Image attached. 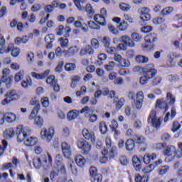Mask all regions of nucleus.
<instances>
[{
    "instance_id": "obj_8",
    "label": "nucleus",
    "mask_w": 182,
    "mask_h": 182,
    "mask_svg": "<svg viewBox=\"0 0 182 182\" xmlns=\"http://www.w3.org/2000/svg\"><path fill=\"white\" fill-rule=\"evenodd\" d=\"M55 164L60 168L61 173H66V167L63 163V157L60 154H57L55 158Z\"/></svg>"
},
{
    "instance_id": "obj_59",
    "label": "nucleus",
    "mask_w": 182,
    "mask_h": 182,
    "mask_svg": "<svg viewBox=\"0 0 182 182\" xmlns=\"http://www.w3.org/2000/svg\"><path fill=\"white\" fill-rule=\"evenodd\" d=\"M34 123L41 127L43 124V119H42V117L40 116H38L35 118Z\"/></svg>"
},
{
    "instance_id": "obj_27",
    "label": "nucleus",
    "mask_w": 182,
    "mask_h": 182,
    "mask_svg": "<svg viewBox=\"0 0 182 182\" xmlns=\"http://www.w3.org/2000/svg\"><path fill=\"white\" fill-rule=\"evenodd\" d=\"M95 51L92 46H87L85 48H82L80 52V56H85V55H93Z\"/></svg>"
},
{
    "instance_id": "obj_37",
    "label": "nucleus",
    "mask_w": 182,
    "mask_h": 182,
    "mask_svg": "<svg viewBox=\"0 0 182 182\" xmlns=\"http://www.w3.org/2000/svg\"><path fill=\"white\" fill-rule=\"evenodd\" d=\"M168 170H170V166H168V165L162 166L158 169V174L159 176H164L167 174Z\"/></svg>"
},
{
    "instance_id": "obj_57",
    "label": "nucleus",
    "mask_w": 182,
    "mask_h": 182,
    "mask_svg": "<svg viewBox=\"0 0 182 182\" xmlns=\"http://www.w3.org/2000/svg\"><path fill=\"white\" fill-rule=\"evenodd\" d=\"M62 134L63 137H68V136H70V129L68 127H64L62 130Z\"/></svg>"
},
{
    "instance_id": "obj_51",
    "label": "nucleus",
    "mask_w": 182,
    "mask_h": 182,
    "mask_svg": "<svg viewBox=\"0 0 182 182\" xmlns=\"http://www.w3.org/2000/svg\"><path fill=\"white\" fill-rule=\"evenodd\" d=\"M161 80H162L161 77L160 76L155 77L151 81L152 86H158L159 85H160V83H161Z\"/></svg>"
},
{
    "instance_id": "obj_31",
    "label": "nucleus",
    "mask_w": 182,
    "mask_h": 182,
    "mask_svg": "<svg viewBox=\"0 0 182 182\" xmlns=\"http://www.w3.org/2000/svg\"><path fill=\"white\" fill-rule=\"evenodd\" d=\"M80 113L81 114H85V117L88 118L90 116H91L93 113V109L86 106L83 107L80 111Z\"/></svg>"
},
{
    "instance_id": "obj_56",
    "label": "nucleus",
    "mask_w": 182,
    "mask_h": 182,
    "mask_svg": "<svg viewBox=\"0 0 182 182\" xmlns=\"http://www.w3.org/2000/svg\"><path fill=\"white\" fill-rule=\"evenodd\" d=\"M21 86L24 89H28L29 86H32V81L31 80H26L21 82Z\"/></svg>"
},
{
    "instance_id": "obj_53",
    "label": "nucleus",
    "mask_w": 182,
    "mask_h": 182,
    "mask_svg": "<svg viewBox=\"0 0 182 182\" xmlns=\"http://www.w3.org/2000/svg\"><path fill=\"white\" fill-rule=\"evenodd\" d=\"M88 26H89V28H90V29H95L97 31L100 29V26L97 25L93 21H90L88 22Z\"/></svg>"
},
{
    "instance_id": "obj_13",
    "label": "nucleus",
    "mask_w": 182,
    "mask_h": 182,
    "mask_svg": "<svg viewBox=\"0 0 182 182\" xmlns=\"http://www.w3.org/2000/svg\"><path fill=\"white\" fill-rule=\"evenodd\" d=\"M114 59L115 62H118V63H119L122 68H129V66H130V61H129L127 59L122 58V55L119 54H115Z\"/></svg>"
},
{
    "instance_id": "obj_30",
    "label": "nucleus",
    "mask_w": 182,
    "mask_h": 182,
    "mask_svg": "<svg viewBox=\"0 0 182 182\" xmlns=\"http://www.w3.org/2000/svg\"><path fill=\"white\" fill-rule=\"evenodd\" d=\"M4 119L7 123H12L16 120V115L12 112H7L4 114Z\"/></svg>"
},
{
    "instance_id": "obj_64",
    "label": "nucleus",
    "mask_w": 182,
    "mask_h": 182,
    "mask_svg": "<svg viewBox=\"0 0 182 182\" xmlns=\"http://www.w3.org/2000/svg\"><path fill=\"white\" fill-rule=\"evenodd\" d=\"M91 46L92 48H93L94 49H97V48H99L100 46L99 41L96 38H92L91 40Z\"/></svg>"
},
{
    "instance_id": "obj_44",
    "label": "nucleus",
    "mask_w": 182,
    "mask_h": 182,
    "mask_svg": "<svg viewBox=\"0 0 182 182\" xmlns=\"http://www.w3.org/2000/svg\"><path fill=\"white\" fill-rule=\"evenodd\" d=\"M144 75L150 80V79H153L156 75H157V70H152L151 71H147L144 73Z\"/></svg>"
},
{
    "instance_id": "obj_41",
    "label": "nucleus",
    "mask_w": 182,
    "mask_h": 182,
    "mask_svg": "<svg viewBox=\"0 0 182 182\" xmlns=\"http://www.w3.org/2000/svg\"><path fill=\"white\" fill-rule=\"evenodd\" d=\"M135 59L137 63H147L149 62V58L141 55H137Z\"/></svg>"
},
{
    "instance_id": "obj_33",
    "label": "nucleus",
    "mask_w": 182,
    "mask_h": 182,
    "mask_svg": "<svg viewBox=\"0 0 182 182\" xmlns=\"http://www.w3.org/2000/svg\"><path fill=\"white\" fill-rule=\"evenodd\" d=\"M108 149H104V151H102V154L104 156H106V154H109V159H112V157H114V153L116 151V147L115 146H112L111 148H108Z\"/></svg>"
},
{
    "instance_id": "obj_9",
    "label": "nucleus",
    "mask_w": 182,
    "mask_h": 182,
    "mask_svg": "<svg viewBox=\"0 0 182 182\" xmlns=\"http://www.w3.org/2000/svg\"><path fill=\"white\" fill-rule=\"evenodd\" d=\"M11 52V56L13 58H18L19 56V53H21V49L18 47H15L14 43H10L6 50V53H9Z\"/></svg>"
},
{
    "instance_id": "obj_7",
    "label": "nucleus",
    "mask_w": 182,
    "mask_h": 182,
    "mask_svg": "<svg viewBox=\"0 0 182 182\" xmlns=\"http://www.w3.org/2000/svg\"><path fill=\"white\" fill-rule=\"evenodd\" d=\"M144 100V95L143 91H139L136 93V100L134 102V105L136 110H141L143 107V102Z\"/></svg>"
},
{
    "instance_id": "obj_3",
    "label": "nucleus",
    "mask_w": 182,
    "mask_h": 182,
    "mask_svg": "<svg viewBox=\"0 0 182 182\" xmlns=\"http://www.w3.org/2000/svg\"><path fill=\"white\" fill-rule=\"evenodd\" d=\"M55 136V128L53 127H50L48 129L42 128L40 134V139L46 141L47 143H50L53 139V136Z\"/></svg>"
},
{
    "instance_id": "obj_52",
    "label": "nucleus",
    "mask_w": 182,
    "mask_h": 182,
    "mask_svg": "<svg viewBox=\"0 0 182 182\" xmlns=\"http://www.w3.org/2000/svg\"><path fill=\"white\" fill-rule=\"evenodd\" d=\"M180 129H181V125L178 123V122H174L173 123V127L171 129L173 133L178 132Z\"/></svg>"
},
{
    "instance_id": "obj_23",
    "label": "nucleus",
    "mask_w": 182,
    "mask_h": 182,
    "mask_svg": "<svg viewBox=\"0 0 182 182\" xmlns=\"http://www.w3.org/2000/svg\"><path fill=\"white\" fill-rule=\"evenodd\" d=\"M135 147L136 142H134V139H129L127 140L125 143V148L127 151H133Z\"/></svg>"
},
{
    "instance_id": "obj_14",
    "label": "nucleus",
    "mask_w": 182,
    "mask_h": 182,
    "mask_svg": "<svg viewBox=\"0 0 182 182\" xmlns=\"http://www.w3.org/2000/svg\"><path fill=\"white\" fill-rule=\"evenodd\" d=\"M61 147L63 156H65L66 159H69L70 154H72L70 146L67 142H63Z\"/></svg>"
},
{
    "instance_id": "obj_4",
    "label": "nucleus",
    "mask_w": 182,
    "mask_h": 182,
    "mask_svg": "<svg viewBox=\"0 0 182 182\" xmlns=\"http://www.w3.org/2000/svg\"><path fill=\"white\" fill-rule=\"evenodd\" d=\"M145 45L144 46V49L146 50H153L154 49V42L157 41V36L154 33H149L145 36Z\"/></svg>"
},
{
    "instance_id": "obj_20",
    "label": "nucleus",
    "mask_w": 182,
    "mask_h": 182,
    "mask_svg": "<svg viewBox=\"0 0 182 182\" xmlns=\"http://www.w3.org/2000/svg\"><path fill=\"white\" fill-rule=\"evenodd\" d=\"M55 41V36L53 34L47 35L45 37V42L47 43L46 46V49H52L53 48V42Z\"/></svg>"
},
{
    "instance_id": "obj_55",
    "label": "nucleus",
    "mask_w": 182,
    "mask_h": 182,
    "mask_svg": "<svg viewBox=\"0 0 182 182\" xmlns=\"http://www.w3.org/2000/svg\"><path fill=\"white\" fill-rule=\"evenodd\" d=\"M119 162L122 166H127L129 164V159L126 156H122L119 158Z\"/></svg>"
},
{
    "instance_id": "obj_34",
    "label": "nucleus",
    "mask_w": 182,
    "mask_h": 182,
    "mask_svg": "<svg viewBox=\"0 0 182 182\" xmlns=\"http://www.w3.org/2000/svg\"><path fill=\"white\" fill-rule=\"evenodd\" d=\"M166 100H167V105H173L176 103V97L173 95V93L171 92H167L166 94Z\"/></svg>"
},
{
    "instance_id": "obj_46",
    "label": "nucleus",
    "mask_w": 182,
    "mask_h": 182,
    "mask_svg": "<svg viewBox=\"0 0 182 182\" xmlns=\"http://www.w3.org/2000/svg\"><path fill=\"white\" fill-rule=\"evenodd\" d=\"M100 130L102 134H106L107 133V125L106 122H102L100 123Z\"/></svg>"
},
{
    "instance_id": "obj_11",
    "label": "nucleus",
    "mask_w": 182,
    "mask_h": 182,
    "mask_svg": "<svg viewBox=\"0 0 182 182\" xmlns=\"http://www.w3.org/2000/svg\"><path fill=\"white\" fill-rule=\"evenodd\" d=\"M82 136L86 140L90 141L92 143L96 141V136H95V132L93 131H89L87 129H84L82 130Z\"/></svg>"
},
{
    "instance_id": "obj_43",
    "label": "nucleus",
    "mask_w": 182,
    "mask_h": 182,
    "mask_svg": "<svg viewBox=\"0 0 182 182\" xmlns=\"http://www.w3.org/2000/svg\"><path fill=\"white\" fill-rule=\"evenodd\" d=\"M118 29L121 31V32H124V31H127V28H129V23L126 22V21H122L119 23V25L117 26Z\"/></svg>"
},
{
    "instance_id": "obj_49",
    "label": "nucleus",
    "mask_w": 182,
    "mask_h": 182,
    "mask_svg": "<svg viewBox=\"0 0 182 182\" xmlns=\"http://www.w3.org/2000/svg\"><path fill=\"white\" fill-rule=\"evenodd\" d=\"M119 8L121 11H123L124 12H127V11H130L132 6H130V4L126 3H121L119 4Z\"/></svg>"
},
{
    "instance_id": "obj_42",
    "label": "nucleus",
    "mask_w": 182,
    "mask_h": 182,
    "mask_svg": "<svg viewBox=\"0 0 182 182\" xmlns=\"http://www.w3.org/2000/svg\"><path fill=\"white\" fill-rule=\"evenodd\" d=\"M135 182H149V176H140V174H137L135 176Z\"/></svg>"
},
{
    "instance_id": "obj_15",
    "label": "nucleus",
    "mask_w": 182,
    "mask_h": 182,
    "mask_svg": "<svg viewBox=\"0 0 182 182\" xmlns=\"http://www.w3.org/2000/svg\"><path fill=\"white\" fill-rule=\"evenodd\" d=\"M156 109H165V112H167L168 110L167 102L164 99H158L156 102Z\"/></svg>"
},
{
    "instance_id": "obj_40",
    "label": "nucleus",
    "mask_w": 182,
    "mask_h": 182,
    "mask_svg": "<svg viewBox=\"0 0 182 182\" xmlns=\"http://www.w3.org/2000/svg\"><path fill=\"white\" fill-rule=\"evenodd\" d=\"M77 114H79V112H75L73 110L70 111L67 114V119L71 122V120H75L77 118Z\"/></svg>"
},
{
    "instance_id": "obj_2",
    "label": "nucleus",
    "mask_w": 182,
    "mask_h": 182,
    "mask_svg": "<svg viewBox=\"0 0 182 182\" xmlns=\"http://www.w3.org/2000/svg\"><path fill=\"white\" fill-rule=\"evenodd\" d=\"M16 134L17 136L18 143H22L25 141V139L28 136L32 134V129L29 127H23L22 125H18L16 129Z\"/></svg>"
},
{
    "instance_id": "obj_54",
    "label": "nucleus",
    "mask_w": 182,
    "mask_h": 182,
    "mask_svg": "<svg viewBox=\"0 0 182 182\" xmlns=\"http://www.w3.org/2000/svg\"><path fill=\"white\" fill-rule=\"evenodd\" d=\"M154 64H148L145 65L143 68V72L145 73L146 72H150L151 70H155Z\"/></svg>"
},
{
    "instance_id": "obj_29",
    "label": "nucleus",
    "mask_w": 182,
    "mask_h": 182,
    "mask_svg": "<svg viewBox=\"0 0 182 182\" xmlns=\"http://www.w3.org/2000/svg\"><path fill=\"white\" fill-rule=\"evenodd\" d=\"M121 41H122L124 43L127 44V46H129L130 48H133L134 46V41L131 40L130 37L128 36H121Z\"/></svg>"
},
{
    "instance_id": "obj_60",
    "label": "nucleus",
    "mask_w": 182,
    "mask_h": 182,
    "mask_svg": "<svg viewBox=\"0 0 182 182\" xmlns=\"http://www.w3.org/2000/svg\"><path fill=\"white\" fill-rule=\"evenodd\" d=\"M41 104L43 107H49V98L47 97H43L41 98Z\"/></svg>"
},
{
    "instance_id": "obj_38",
    "label": "nucleus",
    "mask_w": 182,
    "mask_h": 182,
    "mask_svg": "<svg viewBox=\"0 0 182 182\" xmlns=\"http://www.w3.org/2000/svg\"><path fill=\"white\" fill-rule=\"evenodd\" d=\"M58 41L63 49H66V48H69V39L62 37L59 38Z\"/></svg>"
},
{
    "instance_id": "obj_45",
    "label": "nucleus",
    "mask_w": 182,
    "mask_h": 182,
    "mask_svg": "<svg viewBox=\"0 0 182 182\" xmlns=\"http://www.w3.org/2000/svg\"><path fill=\"white\" fill-rule=\"evenodd\" d=\"M46 83L48 85H50L51 86H54V85H56L58 83V80L55 78L54 75H50L46 79Z\"/></svg>"
},
{
    "instance_id": "obj_19",
    "label": "nucleus",
    "mask_w": 182,
    "mask_h": 182,
    "mask_svg": "<svg viewBox=\"0 0 182 182\" xmlns=\"http://www.w3.org/2000/svg\"><path fill=\"white\" fill-rule=\"evenodd\" d=\"M79 52V49L76 46L70 47L67 50L64 51V55L66 58H70V56H73L76 55Z\"/></svg>"
},
{
    "instance_id": "obj_22",
    "label": "nucleus",
    "mask_w": 182,
    "mask_h": 182,
    "mask_svg": "<svg viewBox=\"0 0 182 182\" xmlns=\"http://www.w3.org/2000/svg\"><path fill=\"white\" fill-rule=\"evenodd\" d=\"M38 159L43 164L48 163V166H50L52 164V156H50L49 153L42 154Z\"/></svg>"
},
{
    "instance_id": "obj_10",
    "label": "nucleus",
    "mask_w": 182,
    "mask_h": 182,
    "mask_svg": "<svg viewBox=\"0 0 182 182\" xmlns=\"http://www.w3.org/2000/svg\"><path fill=\"white\" fill-rule=\"evenodd\" d=\"M151 18V16L150 15V9L147 7H143L141 9L140 13V19L143 21V22H146L147 21H150Z\"/></svg>"
},
{
    "instance_id": "obj_32",
    "label": "nucleus",
    "mask_w": 182,
    "mask_h": 182,
    "mask_svg": "<svg viewBox=\"0 0 182 182\" xmlns=\"http://www.w3.org/2000/svg\"><path fill=\"white\" fill-rule=\"evenodd\" d=\"M15 133H16V132H15V130H14V129L12 128H9L7 129H6V131L4 133V139H12V137H14V136H15Z\"/></svg>"
},
{
    "instance_id": "obj_26",
    "label": "nucleus",
    "mask_w": 182,
    "mask_h": 182,
    "mask_svg": "<svg viewBox=\"0 0 182 182\" xmlns=\"http://www.w3.org/2000/svg\"><path fill=\"white\" fill-rule=\"evenodd\" d=\"M12 76L2 75L1 77V81L2 83H5L6 87H7V89H9L12 83Z\"/></svg>"
},
{
    "instance_id": "obj_39",
    "label": "nucleus",
    "mask_w": 182,
    "mask_h": 182,
    "mask_svg": "<svg viewBox=\"0 0 182 182\" xmlns=\"http://www.w3.org/2000/svg\"><path fill=\"white\" fill-rule=\"evenodd\" d=\"M31 106H35L34 109L41 110V104L36 97L32 98L30 101Z\"/></svg>"
},
{
    "instance_id": "obj_6",
    "label": "nucleus",
    "mask_w": 182,
    "mask_h": 182,
    "mask_svg": "<svg viewBox=\"0 0 182 182\" xmlns=\"http://www.w3.org/2000/svg\"><path fill=\"white\" fill-rule=\"evenodd\" d=\"M77 146L82 150V153L85 155L89 154V151L92 150V145L86 142L85 139L80 140Z\"/></svg>"
},
{
    "instance_id": "obj_5",
    "label": "nucleus",
    "mask_w": 182,
    "mask_h": 182,
    "mask_svg": "<svg viewBox=\"0 0 182 182\" xmlns=\"http://www.w3.org/2000/svg\"><path fill=\"white\" fill-rule=\"evenodd\" d=\"M156 112L155 110H152L148 117V123L151 124L152 127L159 130L160 127L161 126V121H160L159 118H157L156 116Z\"/></svg>"
},
{
    "instance_id": "obj_35",
    "label": "nucleus",
    "mask_w": 182,
    "mask_h": 182,
    "mask_svg": "<svg viewBox=\"0 0 182 182\" xmlns=\"http://www.w3.org/2000/svg\"><path fill=\"white\" fill-rule=\"evenodd\" d=\"M33 164L37 170H39L41 167H43L45 168V166H43V164L39 158H34L33 160Z\"/></svg>"
},
{
    "instance_id": "obj_25",
    "label": "nucleus",
    "mask_w": 182,
    "mask_h": 182,
    "mask_svg": "<svg viewBox=\"0 0 182 182\" xmlns=\"http://www.w3.org/2000/svg\"><path fill=\"white\" fill-rule=\"evenodd\" d=\"M132 164L136 170V171H140L141 170V161L137 156H133Z\"/></svg>"
},
{
    "instance_id": "obj_48",
    "label": "nucleus",
    "mask_w": 182,
    "mask_h": 182,
    "mask_svg": "<svg viewBox=\"0 0 182 182\" xmlns=\"http://www.w3.org/2000/svg\"><path fill=\"white\" fill-rule=\"evenodd\" d=\"M65 69L67 72H73L76 69V65L75 63H67L65 65Z\"/></svg>"
},
{
    "instance_id": "obj_1",
    "label": "nucleus",
    "mask_w": 182,
    "mask_h": 182,
    "mask_svg": "<svg viewBox=\"0 0 182 182\" xmlns=\"http://www.w3.org/2000/svg\"><path fill=\"white\" fill-rule=\"evenodd\" d=\"M178 146L180 151H177L176 146L173 145H168L164 147L163 153L164 156H166L165 158L166 163H170V161L174 160L176 156H178V157L182 156V143L179 142Z\"/></svg>"
},
{
    "instance_id": "obj_12",
    "label": "nucleus",
    "mask_w": 182,
    "mask_h": 182,
    "mask_svg": "<svg viewBox=\"0 0 182 182\" xmlns=\"http://www.w3.org/2000/svg\"><path fill=\"white\" fill-rule=\"evenodd\" d=\"M134 141L136 144L143 145V148H141L142 151H146L147 149V144H146V138L141 135H135L134 136Z\"/></svg>"
},
{
    "instance_id": "obj_21",
    "label": "nucleus",
    "mask_w": 182,
    "mask_h": 182,
    "mask_svg": "<svg viewBox=\"0 0 182 182\" xmlns=\"http://www.w3.org/2000/svg\"><path fill=\"white\" fill-rule=\"evenodd\" d=\"M75 161L79 167H84L85 164H86V159L80 154L75 156Z\"/></svg>"
},
{
    "instance_id": "obj_61",
    "label": "nucleus",
    "mask_w": 182,
    "mask_h": 182,
    "mask_svg": "<svg viewBox=\"0 0 182 182\" xmlns=\"http://www.w3.org/2000/svg\"><path fill=\"white\" fill-rule=\"evenodd\" d=\"M91 178L92 182H102V178H103V176H102V174L98 173L92 176Z\"/></svg>"
},
{
    "instance_id": "obj_36",
    "label": "nucleus",
    "mask_w": 182,
    "mask_h": 182,
    "mask_svg": "<svg viewBox=\"0 0 182 182\" xmlns=\"http://www.w3.org/2000/svg\"><path fill=\"white\" fill-rule=\"evenodd\" d=\"M85 11L87 14L88 18H90V19H92V18H93V15H95V10H93L92 5L87 4L85 6Z\"/></svg>"
},
{
    "instance_id": "obj_63",
    "label": "nucleus",
    "mask_w": 182,
    "mask_h": 182,
    "mask_svg": "<svg viewBox=\"0 0 182 182\" xmlns=\"http://www.w3.org/2000/svg\"><path fill=\"white\" fill-rule=\"evenodd\" d=\"M58 176H59V169L55 168L53 171H51L50 177L53 181V180H55V177H58Z\"/></svg>"
},
{
    "instance_id": "obj_17",
    "label": "nucleus",
    "mask_w": 182,
    "mask_h": 182,
    "mask_svg": "<svg viewBox=\"0 0 182 182\" xmlns=\"http://www.w3.org/2000/svg\"><path fill=\"white\" fill-rule=\"evenodd\" d=\"M157 159V155L154 153H147L144 156L143 160L145 164H150L153 160Z\"/></svg>"
},
{
    "instance_id": "obj_24",
    "label": "nucleus",
    "mask_w": 182,
    "mask_h": 182,
    "mask_svg": "<svg viewBox=\"0 0 182 182\" xmlns=\"http://www.w3.org/2000/svg\"><path fill=\"white\" fill-rule=\"evenodd\" d=\"M38 143V138L30 136L26 141H24L25 146H28L29 147H33V146H36Z\"/></svg>"
},
{
    "instance_id": "obj_16",
    "label": "nucleus",
    "mask_w": 182,
    "mask_h": 182,
    "mask_svg": "<svg viewBox=\"0 0 182 182\" xmlns=\"http://www.w3.org/2000/svg\"><path fill=\"white\" fill-rule=\"evenodd\" d=\"M4 96H8L10 102H16V100H19L21 97H19V94L16 92L15 90L8 91Z\"/></svg>"
},
{
    "instance_id": "obj_62",
    "label": "nucleus",
    "mask_w": 182,
    "mask_h": 182,
    "mask_svg": "<svg viewBox=\"0 0 182 182\" xmlns=\"http://www.w3.org/2000/svg\"><path fill=\"white\" fill-rule=\"evenodd\" d=\"M131 38L134 42H139L140 39H141L140 34L137 33H132Z\"/></svg>"
},
{
    "instance_id": "obj_18",
    "label": "nucleus",
    "mask_w": 182,
    "mask_h": 182,
    "mask_svg": "<svg viewBox=\"0 0 182 182\" xmlns=\"http://www.w3.org/2000/svg\"><path fill=\"white\" fill-rule=\"evenodd\" d=\"M50 73V70H47L43 73L39 74L36 73L35 72L31 73V76L34 77V79H37L38 80H41L42 79H46L48 76H49V74Z\"/></svg>"
},
{
    "instance_id": "obj_28",
    "label": "nucleus",
    "mask_w": 182,
    "mask_h": 182,
    "mask_svg": "<svg viewBox=\"0 0 182 182\" xmlns=\"http://www.w3.org/2000/svg\"><path fill=\"white\" fill-rule=\"evenodd\" d=\"M94 20L98 25H101V26H106V18L100 14H96L94 16Z\"/></svg>"
},
{
    "instance_id": "obj_50",
    "label": "nucleus",
    "mask_w": 182,
    "mask_h": 182,
    "mask_svg": "<svg viewBox=\"0 0 182 182\" xmlns=\"http://www.w3.org/2000/svg\"><path fill=\"white\" fill-rule=\"evenodd\" d=\"M171 12H173V7H166L161 11V15L166 16V15H170Z\"/></svg>"
},
{
    "instance_id": "obj_47",
    "label": "nucleus",
    "mask_w": 182,
    "mask_h": 182,
    "mask_svg": "<svg viewBox=\"0 0 182 182\" xmlns=\"http://www.w3.org/2000/svg\"><path fill=\"white\" fill-rule=\"evenodd\" d=\"M152 21L154 25H161V23L166 22V18L163 17H156L154 18Z\"/></svg>"
},
{
    "instance_id": "obj_58",
    "label": "nucleus",
    "mask_w": 182,
    "mask_h": 182,
    "mask_svg": "<svg viewBox=\"0 0 182 182\" xmlns=\"http://www.w3.org/2000/svg\"><path fill=\"white\" fill-rule=\"evenodd\" d=\"M22 79H23V71H20L16 74L14 80L15 82H20V80H22Z\"/></svg>"
}]
</instances>
